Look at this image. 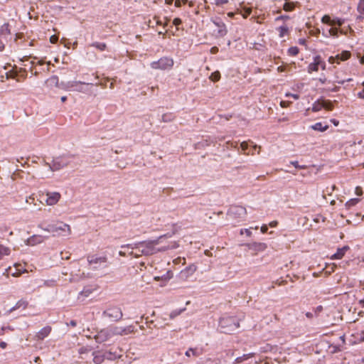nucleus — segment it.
I'll use <instances>...</instances> for the list:
<instances>
[{
    "label": "nucleus",
    "mask_w": 364,
    "mask_h": 364,
    "mask_svg": "<svg viewBox=\"0 0 364 364\" xmlns=\"http://www.w3.org/2000/svg\"><path fill=\"white\" fill-rule=\"evenodd\" d=\"M43 241V238L41 235H33L28 240V243L30 245H33L41 243Z\"/></svg>",
    "instance_id": "26"
},
{
    "label": "nucleus",
    "mask_w": 364,
    "mask_h": 364,
    "mask_svg": "<svg viewBox=\"0 0 364 364\" xmlns=\"http://www.w3.org/2000/svg\"><path fill=\"white\" fill-rule=\"evenodd\" d=\"M359 201V198H352L346 203V205L348 207L353 206L355 205Z\"/></svg>",
    "instance_id": "46"
},
{
    "label": "nucleus",
    "mask_w": 364,
    "mask_h": 364,
    "mask_svg": "<svg viewBox=\"0 0 364 364\" xmlns=\"http://www.w3.org/2000/svg\"><path fill=\"white\" fill-rule=\"evenodd\" d=\"M323 311V306L321 305H319L315 309H314V313L317 316L320 312H321Z\"/></svg>",
    "instance_id": "58"
},
{
    "label": "nucleus",
    "mask_w": 364,
    "mask_h": 364,
    "mask_svg": "<svg viewBox=\"0 0 364 364\" xmlns=\"http://www.w3.org/2000/svg\"><path fill=\"white\" fill-rule=\"evenodd\" d=\"M51 332V327L49 326H46L41 328L36 335V337L38 340H43L46 338Z\"/></svg>",
    "instance_id": "18"
},
{
    "label": "nucleus",
    "mask_w": 364,
    "mask_h": 364,
    "mask_svg": "<svg viewBox=\"0 0 364 364\" xmlns=\"http://www.w3.org/2000/svg\"><path fill=\"white\" fill-rule=\"evenodd\" d=\"M299 49L296 46L290 47L288 49V54L291 56H296L299 53Z\"/></svg>",
    "instance_id": "39"
},
{
    "label": "nucleus",
    "mask_w": 364,
    "mask_h": 364,
    "mask_svg": "<svg viewBox=\"0 0 364 364\" xmlns=\"http://www.w3.org/2000/svg\"><path fill=\"white\" fill-rule=\"evenodd\" d=\"M250 229H241L240 230V235H243L244 233L247 235V236L250 237L252 235V232Z\"/></svg>",
    "instance_id": "51"
},
{
    "label": "nucleus",
    "mask_w": 364,
    "mask_h": 364,
    "mask_svg": "<svg viewBox=\"0 0 364 364\" xmlns=\"http://www.w3.org/2000/svg\"><path fill=\"white\" fill-rule=\"evenodd\" d=\"M103 354L105 355V360L107 359L109 360H114L120 356L116 352L112 353L111 351H106L103 353Z\"/></svg>",
    "instance_id": "29"
},
{
    "label": "nucleus",
    "mask_w": 364,
    "mask_h": 364,
    "mask_svg": "<svg viewBox=\"0 0 364 364\" xmlns=\"http://www.w3.org/2000/svg\"><path fill=\"white\" fill-rule=\"evenodd\" d=\"M212 22L218 28V30L216 31L218 36L223 37L227 34L228 30L226 26L221 19H220L219 18H216L215 19H213Z\"/></svg>",
    "instance_id": "11"
},
{
    "label": "nucleus",
    "mask_w": 364,
    "mask_h": 364,
    "mask_svg": "<svg viewBox=\"0 0 364 364\" xmlns=\"http://www.w3.org/2000/svg\"><path fill=\"white\" fill-rule=\"evenodd\" d=\"M350 53L347 50H344L341 54H338L336 55V58L339 62L346 60L348 58H350Z\"/></svg>",
    "instance_id": "30"
},
{
    "label": "nucleus",
    "mask_w": 364,
    "mask_h": 364,
    "mask_svg": "<svg viewBox=\"0 0 364 364\" xmlns=\"http://www.w3.org/2000/svg\"><path fill=\"white\" fill-rule=\"evenodd\" d=\"M48 82L52 83V84H55L58 87H59V85H60V83H59L58 77L56 76V75H53V76L50 77L48 79Z\"/></svg>",
    "instance_id": "42"
},
{
    "label": "nucleus",
    "mask_w": 364,
    "mask_h": 364,
    "mask_svg": "<svg viewBox=\"0 0 364 364\" xmlns=\"http://www.w3.org/2000/svg\"><path fill=\"white\" fill-rule=\"evenodd\" d=\"M210 80L213 81V82H217L220 79V73L219 71H215L214 73H213L210 77H209Z\"/></svg>",
    "instance_id": "40"
},
{
    "label": "nucleus",
    "mask_w": 364,
    "mask_h": 364,
    "mask_svg": "<svg viewBox=\"0 0 364 364\" xmlns=\"http://www.w3.org/2000/svg\"><path fill=\"white\" fill-rule=\"evenodd\" d=\"M120 336H125L134 331V326L129 325L125 327L119 326Z\"/></svg>",
    "instance_id": "23"
},
{
    "label": "nucleus",
    "mask_w": 364,
    "mask_h": 364,
    "mask_svg": "<svg viewBox=\"0 0 364 364\" xmlns=\"http://www.w3.org/2000/svg\"><path fill=\"white\" fill-rule=\"evenodd\" d=\"M203 350L201 348L196 347V348H189L186 352L185 355L188 358L194 357L197 358L202 355Z\"/></svg>",
    "instance_id": "15"
},
{
    "label": "nucleus",
    "mask_w": 364,
    "mask_h": 364,
    "mask_svg": "<svg viewBox=\"0 0 364 364\" xmlns=\"http://www.w3.org/2000/svg\"><path fill=\"white\" fill-rule=\"evenodd\" d=\"M171 234H165L159 237L156 240L141 241L132 244L122 245L120 248L122 249H132L136 250L138 252L134 254V257L137 258L141 255L149 256L156 254L159 252H165L168 250L176 249L178 247V244L176 241L169 242L167 245L157 247V245L163 242L164 238L171 237Z\"/></svg>",
    "instance_id": "1"
},
{
    "label": "nucleus",
    "mask_w": 364,
    "mask_h": 364,
    "mask_svg": "<svg viewBox=\"0 0 364 364\" xmlns=\"http://www.w3.org/2000/svg\"><path fill=\"white\" fill-rule=\"evenodd\" d=\"M321 22L332 26V19L328 15H324L321 18Z\"/></svg>",
    "instance_id": "43"
},
{
    "label": "nucleus",
    "mask_w": 364,
    "mask_h": 364,
    "mask_svg": "<svg viewBox=\"0 0 364 364\" xmlns=\"http://www.w3.org/2000/svg\"><path fill=\"white\" fill-rule=\"evenodd\" d=\"M289 0H285L283 5V9L286 11H291L294 9L295 4L294 2H289Z\"/></svg>",
    "instance_id": "32"
},
{
    "label": "nucleus",
    "mask_w": 364,
    "mask_h": 364,
    "mask_svg": "<svg viewBox=\"0 0 364 364\" xmlns=\"http://www.w3.org/2000/svg\"><path fill=\"white\" fill-rule=\"evenodd\" d=\"M344 23V19L340 18H335L332 19V26L338 25V26H341Z\"/></svg>",
    "instance_id": "44"
},
{
    "label": "nucleus",
    "mask_w": 364,
    "mask_h": 364,
    "mask_svg": "<svg viewBox=\"0 0 364 364\" xmlns=\"http://www.w3.org/2000/svg\"><path fill=\"white\" fill-rule=\"evenodd\" d=\"M111 338L112 335L109 326L101 329L94 336V339L98 343H104Z\"/></svg>",
    "instance_id": "10"
},
{
    "label": "nucleus",
    "mask_w": 364,
    "mask_h": 364,
    "mask_svg": "<svg viewBox=\"0 0 364 364\" xmlns=\"http://www.w3.org/2000/svg\"><path fill=\"white\" fill-rule=\"evenodd\" d=\"M6 330H10V331H13L14 328L9 326H3L1 329V331H0V335L3 334L4 332L6 331Z\"/></svg>",
    "instance_id": "56"
},
{
    "label": "nucleus",
    "mask_w": 364,
    "mask_h": 364,
    "mask_svg": "<svg viewBox=\"0 0 364 364\" xmlns=\"http://www.w3.org/2000/svg\"><path fill=\"white\" fill-rule=\"evenodd\" d=\"M67 326L75 327L77 326V322L75 320H71L69 323H66Z\"/></svg>",
    "instance_id": "62"
},
{
    "label": "nucleus",
    "mask_w": 364,
    "mask_h": 364,
    "mask_svg": "<svg viewBox=\"0 0 364 364\" xmlns=\"http://www.w3.org/2000/svg\"><path fill=\"white\" fill-rule=\"evenodd\" d=\"M324 106L323 100H318L313 103L311 110L316 112L321 110Z\"/></svg>",
    "instance_id": "25"
},
{
    "label": "nucleus",
    "mask_w": 364,
    "mask_h": 364,
    "mask_svg": "<svg viewBox=\"0 0 364 364\" xmlns=\"http://www.w3.org/2000/svg\"><path fill=\"white\" fill-rule=\"evenodd\" d=\"M90 46L94 47L100 51H103L107 48L106 43L100 42H94L90 45Z\"/></svg>",
    "instance_id": "33"
},
{
    "label": "nucleus",
    "mask_w": 364,
    "mask_h": 364,
    "mask_svg": "<svg viewBox=\"0 0 364 364\" xmlns=\"http://www.w3.org/2000/svg\"><path fill=\"white\" fill-rule=\"evenodd\" d=\"M357 11L360 14V15L357 17V20L362 21L364 15V0H359L357 6Z\"/></svg>",
    "instance_id": "22"
},
{
    "label": "nucleus",
    "mask_w": 364,
    "mask_h": 364,
    "mask_svg": "<svg viewBox=\"0 0 364 364\" xmlns=\"http://www.w3.org/2000/svg\"><path fill=\"white\" fill-rule=\"evenodd\" d=\"M355 193L357 196H362L363 195V191L361 187L357 186L355 190Z\"/></svg>",
    "instance_id": "57"
},
{
    "label": "nucleus",
    "mask_w": 364,
    "mask_h": 364,
    "mask_svg": "<svg viewBox=\"0 0 364 364\" xmlns=\"http://www.w3.org/2000/svg\"><path fill=\"white\" fill-rule=\"evenodd\" d=\"M90 85H92V83H87L81 81H68L61 82L59 88L65 91L87 93L90 91L89 86Z\"/></svg>",
    "instance_id": "2"
},
{
    "label": "nucleus",
    "mask_w": 364,
    "mask_h": 364,
    "mask_svg": "<svg viewBox=\"0 0 364 364\" xmlns=\"http://www.w3.org/2000/svg\"><path fill=\"white\" fill-rule=\"evenodd\" d=\"M240 147L242 151H245L248 148V144L245 141H243L240 144Z\"/></svg>",
    "instance_id": "59"
},
{
    "label": "nucleus",
    "mask_w": 364,
    "mask_h": 364,
    "mask_svg": "<svg viewBox=\"0 0 364 364\" xmlns=\"http://www.w3.org/2000/svg\"><path fill=\"white\" fill-rule=\"evenodd\" d=\"M289 18H290L289 16H287V15H281V16H277V17L275 18V21H287V20H289Z\"/></svg>",
    "instance_id": "50"
},
{
    "label": "nucleus",
    "mask_w": 364,
    "mask_h": 364,
    "mask_svg": "<svg viewBox=\"0 0 364 364\" xmlns=\"http://www.w3.org/2000/svg\"><path fill=\"white\" fill-rule=\"evenodd\" d=\"M150 66L155 70H170L173 66V60L171 58L163 57L157 61L151 62Z\"/></svg>",
    "instance_id": "8"
},
{
    "label": "nucleus",
    "mask_w": 364,
    "mask_h": 364,
    "mask_svg": "<svg viewBox=\"0 0 364 364\" xmlns=\"http://www.w3.org/2000/svg\"><path fill=\"white\" fill-rule=\"evenodd\" d=\"M240 326L238 319L235 316H225L219 321V328L224 333H232Z\"/></svg>",
    "instance_id": "3"
},
{
    "label": "nucleus",
    "mask_w": 364,
    "mask_h": 364,
    "mask_svg": "<svg viewBox=\"0 0 364 364\" xmlns=\"http://www.w3.org/2000/svg\"><path fill=\"white\" fill-rule=\"evenodd\" d=\"M71 156H61L53 159L52 163H46L51 171H57L67 166L71 161Z\"/></svg>",
    "instance_id": "5"
},
{
    "label": "nucleus",
    "mask_w": 364,
    "mask_h": 364,
    "mask_svg": "<svg viewBox=\"0 0 364 364\" xmlns=\"http://www.w3.org/2000/svg\"><path fill=\"white\" fill-rule=\"evenodd\" d=\"M58 41V37L55 36H52L50 38V43H55Z\"/></svg>",
    "instance_id": "63"
},
{
    "label": "nucleus",
    "mask_w": 364,
    "mask_h": 364,
    "mask_svg": "<svg viewBox=\"0 0 364 364\" xmlns=\"http://www.w3.org/2000/svg\"><path fill=\"white\" fill-rule=\"evenodd\" d=\"M328 62L331 63V64H333V63H340L339 61L338 60L337 58H336V56H331L328 58Z\"/></svg>",
    "instance_id": "52"
},
{
    "label": "nucleus",
    "mask_w": 364,
    "mask_h": 364,
    "mask_svg": "<svg viewBox=\"0 0 364 364\" xmlns=\"http://www.w3.org/2000/svg\"><path fill=\"white\" fill-rule=\"evenodd\" d=\"M92 352L91 348L87 346H82L78 349V353L82 359H87Z\"/></svg>",
    "instance_id": "20"
},
{
    "label": "nucleus",
    "mask_w": 364,
    "mask_h": 364,
    "mask_svg": "<svg viewBox=\"0 0 364 364\" xmlns=\"http://www.w3.org/2000/svg\"><path fill=\"white\" fill-rule=\"evenodd\" d=\"M246 214L247 210L245 208L240 205L231 206L228 211V215L229 218L236 219L237 221L244 220Z\"/></svg>",
    "instance_id": "9"
},
{
    "label": "nucleus",
    "mask_w": 364,
    "mask_h": 364,
    "mask_svg": "<svg viewBox=\"0 0 364 364\" xmlns=\"http://www.w3.org/2000/svg\"><path fill=\"white\" fill-rule=\"evenodd\" d=\"M112 337L114 336H120L119 326H109Z\"/></svg>",
    "instance_id": "37"
},
{
    "label": "nucleus",
    "mask_w": 364,
    "mask_h": 364,
    "mask_svg": "<svg viewBox=\"0 0 364 364\" xmlns=\"http://www.w3.org/2000/svg\"><path fill=\"white\" fill-rule=\"evenodd\" d=\"M28 305V302L24 299H20L16 302L15 306H14L12 308H11L9 310L6 311L5 312V315H9L11 312L14 311L20 308H22L23 309H26V307Z\"/></svg>",
    "instance_id": "14"
},
{
    "label": "nucleus",
    "mask_w": 364,
    "mask_h": 364,
    "mask_svg": "<svg viewBox=\"0 0 364 364\" xmlns=\"http://www.w3.org/2000/svg\"><path fill=\"white\" fill-rule=\"evenodd\" d=\"M343 33V31H339L338 28H331L328 30V36H333V37H338V33Z\"/></svg>",
    "instance_id": "38"
},
{
    "label": "nucleus",
    "mask_w": 364,
    "mask_h": 364,
    "mask_svg": "<svg viewBox=\"0 0 364 364\" xmlns=\"http://www.w3.org/2000/svg\"><path fill=\"white\" fill-rule=\"evenodd\" d=\"M237 13L240 14L243 18H246L252 13V9L251 8L244 6L241 7V9H237Z\"/></svg>",
    "instance_id": "27"
},
{
    "label": "nucleus",
    "mask_w": 364,
    "mask_h": 364,
    "mask_svg": "<svg viewBox=\"0 0 364 364\" xmlns=\"http://www.w3.org/2000/svg\"><path fill=\"white\" fill-rule=\"evenodd\" d=\"M318 55L314 57V60L311 63L307 68V71L309 73H311L312 72H316L318 70Z\"/></svg>",
    "instance_id": "19"
},
{
    "label": "nucleus",
    "mask_w": 364,
    "mask_h": 364,
    "mask_svg": "<svg viewBox=\"0 0 364 364\" xmlns=\"http://www.w3.org/2000/svg\"><path fill=\"white\" fill-rule=\"evenodd\" d=\"M290 104H291V102H289V101H281V102H280V105L282 107H287L290 105Z\"/></svg>",
    "instance_id": "60"
},
{
    "label": "nucleus",
    "mask_w": 364,
    "mask_h": 364,
    "mask_svg": "<svg viewBox=\"0 0 364 364\" xmlns=\"http://www.w3.org/2000/svg\"><path fill=\"white\" fill-rule=\"evenodd\" d=\"M229 2V0H215V4L217 6H222Z\"/></svg>",
    "instance_id": "53"
},
{
    "label": "nucleus",
    "mask_w": 364,
    "mask_h": 364,
    "mask_svg": "<svg viewBox=\"0 0 364 364\" xmlns=\"http://www.w3.org/2000/svg\"><path fill=\"white\" fill-rule=\"evenodd\" d=\"M311 129L319 131V132H325L328 129V125L326 124H323L322 122H317L310 127Z\"/></svg>",
    "instance_id": "21"
},
{
    "label": "nucleus",
    "mask_w": 364,
    "mask_h": 364,
    "mask_svg": "<svg viewBox=\"0 0 364 364\" xmlns=\"http://www.w3.org/2000/svg\"><path fill=\"white\" fill-rule=\"evenodd\" d=\"M198 364H220V360L218 359L208 358Z\"/></svg>",
    "instance_id": "41"
},
{
    "label": "nucleus",
    "mask_w": 364,
    "mask_h": 364,
    "mask_svg": "<svg viewBox=\"0 0 364 364\" xmlns=\"http://www.w3.org/2000/svg\"><path fill=\"white\" fill-rule=\"evenodd\" d=\"M323 105H325L323 109L326 110H332L333 108V103L329 100H323Z\"/></svg>",
    "instance_id": "45"
},
{
    "label": "nucleus",
    "mask_w": 364,
    "mask_h": 364,
    "mask_svg": "<svg viewBox=\"0 0 364 364\" xmlns=\"http://www.w3.org/2000/svg\"><path fill=\"white\" fill-rule=\"evenodd\" d=\"M185 310H186V308L175 309V310L172 311L169 315L170 318L171 319L175 318L176 316H179L181 313H183Z\"/></svg>",
    "instance_id": "36"
},
{
    "label": "nucleus",
    "mask_w": 364,
    "mask_h": 364,
    "mask_svg": "<svg viewBox=\"0 0 364 364\" xmlns=\"http://www.w3.org/2000/svg\"><path fill=\"white\" fill-rule=\"evenodd\" d=\"M290 163L291 165H293L296 168L304 169L306 168V166L305 165L300 166L297 161H291Z\"/></svg>",
    "instance_id": "49"
},
{
    "label": "nucleus",
    "mask_w": 364,
    "mask_h": 364,
    "mask_svg": "<svg viewBox=\"0 0 364 364\" xmlns=\"http://www.w3.org/2000/svg\"><path fill=\"white\" fill-rule=\"evenodd\" d=\"M255 355V353H250L247 354H244L242 356L237 357L235 358V360L234 361V364H239L240 363H242L243 361L252 358Z\"/></svg>",
    "instance_id": "24"
},
{
    "label": "nucleus",
    "mask_w": 364,
    "mask_h": 364,
    "mask_svg": "<svg viewBox=\"0 0 364 364\" xmlns=\"http://www.w3.org/2000/svg\"><path fill=\"white\" fill-rule=\"evenodd\" d=\"M358 97L360 99H364V90L358 93Z\"/></svg>",
    "instance_id": "64"
},
{
    "label": "nucleus",
    "mask_w": 364,
    "mask_h": 364,
    "mask_svg": "<svg viewBox=\"0 0 364 364\" xmlns=\"http://www.w3.org/2000/svg\"><path fill=\"white\" fill-rule=\"evenodd\" d=\"M318 60V66L323 70H326V64L325 63V61H323L321 58V57L320 55H318V58L317 59Z\"/></svg>",
    "instance_id": "47"
},
{
    "label": "nucleus",
    "mask_w": 364,
    "mask_h": 364,
    "mask_svg": "<svg viewBox=\"0 0 364 364\" xmlns=\"http://www.w3.org/2000/svg\"><path fill=\"white\" fill-rule=\"evenodd\" d=\"M102 316L107 318L110 321H119L123 316V313L119 306H109L102 312Z\"/></svg>",
    "instance_id": "6"
},
{
    "label": "nucleus",
    "mask_w": 364,
    "mask_h": 364,
    "mask_svg": "<svg viewBox=\"0 0 364 364\" xmlns=\"http://www.w3.org/2000/svg\"><path fill=\"white\" fill-rule=\"evenodd\" d=\"M245 246L248 248V250L255 252V253L264 251L267 245L264 242H253L250 243H247Z\"/></svg>",
    "instance_id": "12"
},
{
    "label": "nucleus",
    "mask_w": 364,
    "mask_h": 364,
    "mask_svg": "<svg viewBox=\"0 0 364 364\" xmlns=\"http://www.w3.org/2000/svg\"><path fill=\"white\" fill-rule=\"evenodd\" d=\"M175 119V115L173 113H166L162 115L161 120L164 122H169Z\"/></svg>",
    "instance_id": "34"
},
{
    "label": "nucleus",
    "mask_w": 364,
    "mask_h": 364,
    "mask_svg": "<svg viewBox=\"0 0 364 364\" xmlns=\"http://www.w3.org/2000/svg\"><path fill=\"white\" fill-rule=\"evenodd\" d=\"M60 198V194L58 192H52L47 193V198L46 200L48 205H53L56 204Z\"/></svg>",
    "instance_id": "13"
},
{
    "label": "nucleus",
    "mask_w": 364,
    "mask_h": 364,
    "mask_svg": "<svg viewBox=\"0 0 364 364\" xmlns=\"http://www.w3.org/2000/svg\"><path fill=\"white\" fill-rule=\"evenodd\" d=\"M11 254V249L3 245H0V260L3 259L4 256H8Z\"/></svg>",
    "instance_id": "28"
},
{
    "label": "nucleus",
    "mask_w": 364,
    "mask_h": 364,
    "mask_svg": "<svg viewBox=\"0 0 364 364\" xmlns=\"http://www.w3.org/2000/svg\"><path fill=\"white\" fill-rule=\"evenodd\" d=\"M92 292V290L90 288H85L81 292L80 294L88 296Z\"/></svg>",
    "instance_id": "48"
},
{
    "label": "nucleus",
    "mask_w": 364,
    "mask_h": 364,
    "mask_svg": "<svg viewBox=\"0 0 364 364\" xmlns=\"http://www.w3.org/2000/svg\"><path fill=\"white\" fill-rule=\"evenodd\" d=\"M350 249L349 246L345 245L343 247L338 248L336 253L331 257V259H341L345 255L346 252Z\"/></svg>",
    "instance_id": "16"
},
{
    "label": "nucleus",
    "mask_w": 364,
    "mask_h": 364,
    "mask_svg": "<svg viewBox=\"0 0 364 364\" xmlns=\"http://www.w3.org/2000/svg\"><path fill=\"white\" fill-rule=\"evenodd\" d=\"M134 250H132V249H122L121 248V250L119 252V255L120 256H126L127 255H132L134 257V254H136V252H134Z\"/></svg>",
    "instance_id": "35"
},
{
    "label": "nucleus",
    "mask_w": 364,
    "mask_h": 364,
    "mask_svg": "<svg viewBox=\"0 0 364 364\" xmlns=\"http://www.w3.org/2000/svg\"><path fill=\"white\" fill-rule=\"evenodd\" d=\"M286 96L287 97H293L295 100H298L299 98V95H297V94L287 93Z\"/></svg>",
    "instance_id": "61"
},
{
    "label": "nucleus",
    "mask_w": 364,
    "mask_h": 364,
    "mask_svg": "<svg viewBox=\"0 0 364 364\" xmlns=\"http://www.w3.org/2000/svg\"><path fill=\"white\" fill-rule=\"evenodd\" d=\"M87 262L93 269H104L108 267L107 257L106 255L99 256L95 255L88 256Z\"/></svg>",
    "instance_id": "7"
},
{
    "label": "nucleus",
    "mask_w": 364,
    "mask_h": 364,
    "mask_svg": "<svg viewBox=\"0 0 364 364\" xmlns=\"http://www.w3.org/2000/svg\"><path fill=\"white\" fill-rule=\"evenodd\" d=\"M43 230L48 232L53 233V235L66 236L70 234V225L63 222L48 225L46 228H43Z\"/></svg>",
    "instance_id": "4"
},
{
    "label": "nucleus",
    "mask_w": 364,
    "mask_h": 364,
    "mask_svg": "<svg viewBox=\"0 0 364 364\" xmlns=\"http://www.w3.org/2000/svg\"><path fill=\"white\" fill-rule=\"evenodd\" d=\"M91 356L93 357L92 361L95 364H101L105 360V355L100 350L92 351L91 353Z\"/></svg>",
    "instance_id": "17"
},
{
    "label": "nucleus",
    "mask_w": 364,
    "mask_h": 364,
    "mask_svg": "<svg viewBox=\"0 0 364 364\" xmlns=\"http://www.w3.org/2000/svg\"><path fill=\"white\" fill-rule=\"evenodd\" d=\"M182 23V21L181 18H175L173 21V25H175L176 26H179L180 24H181Z\"/></svg>",
    "instance_id": "55"
},
{
    "label": "nucleus",
    "mask_w": 364,
    "mask_h": 364,
    "mask_svg": "<svg viewBox=\"0 0 364 364\" xmlns=\"http://www.w3.org/2000/svg\"><path fill=\"white\" fill-rule=\"evenodd\" d=\"M340 90V87H338V86H334L333 87H328V88H326V91H329V92H338Z\"/></svg>",
    "instance_id": "54"
},
{
    "label": "nucleus",
    "mask_w": 364,
    "mask_h": 364,
    "mask_svg": "<svg viewBox=\"0 0 364 364\" xmlns=\"http://www.w3.org/2000/svg\"><path fill=\"white\" fill-rule=\"evenodd\" d=\"M277 30L279 31V36L280 38H283L289 33V28L287 26V25H282L279 26Z\"/></svg>",
    "instance_id": "31"
}]
</instances>
